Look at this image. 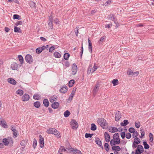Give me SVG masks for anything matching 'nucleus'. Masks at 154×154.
<instances>
[{
  "instance_id": "35",
  "label": "nucleus",
  "mask_w": 154,
  "mask_h": 154,
  "mask_svg": "<svg viewBox=\"0 0 154 154\" xmlns=\"http://www.w3.org/2000/svg\"><path fill=\"white\" fill-rule=\"evenodd\" d=\"M8 142L9 144H10V145L11 146H13V141L12 138L11 137H8Z\"/></svg>"
},
{
  "instance_id": "56",
  "label": "nucleus",
  "mask_w": 154,
  "mask_h": 154,
  "mask_svg": "<svg viewBox=\"0 0 154 154\" xmlns=\"http://www.w3.org/2000/svg\"><path fill=\"white\" fill-rule=\"evenodd\" d=\"M104 38L103 36L101 37L100 38V40L98 41V44L99 45H100V44H101L102 43V42L103 41Z\"/></svg>"
},
{
  "instance_id": "36",
  "label": "nucleus",
  "mask_w": 154,
  "mask_h": 154,
  "mask_svg": "<svg viewBox=\"0 0 154 154\" xmlns=\"http://www.w3.org/2000/svg\"><path fill=\"white\" fill-rule=\"evenodd\" d=\"M114 86H116L118 85V80L117 79H113L112 81Z\"/></svg>"
},
{
  "instance_id": "5",
  "label": "nucleus",
  "mask_w": 154,
  "mask_h": 154,
  "mask_svg": "<svg viewBox=\"0 0 154 154\" xmlns=\"http://www.w3.org/2000/svg\"><path fill=\"white\" fill-rule=\"evenodd\" d=\"M71 70L72 74L73 75H74L76 74L77 71V67L75 63H74L72 64Z\"/></svg>"
},
{
  "instance_id": "15",
  "label": "nucleus",
  "mask_w": 154,
  "mask_h": 154,
  "mask_svg": "<svg viewBox=\"0 0 154 154\" xmlns=\"http://www.w3.org/2000/svg\"><path fill=\"white\" fill-rule=\"evenodd\" d=\"M88 48L89 52L91 53L92 52V44L91 41L89 39L88 40Z\"/></svg>"
},
{
  "instance_id": "8",
  "label": "nucleus",
  "mask_w": 154,
  "mask_h": 154,
  "mask_svg": "<svg viewBox=\"0 0 154 154\" xmlns=\"http://www.w3.org/2000/svg\"><path fill=\"white\" fill-rule=\"evenodd\" d=\"M68 89L67 86L66 85H64L60 89L59 91L60 93L64 94L67 91Z\"/></svg>"
},
{
  "instance_id": "37",
  "label": "nucleus",
  "mask_w": 154,
  "mask_h": 154,
  "mask_svg": "<svg viewBox=\"0 0 154 154\" xmlns=\"http://www.w3.org/2000/svg\"><path fill=\"white\" fill-rule=\"evenodd\" d=\"M75 151L76 152L77 154H82L81 152L78 149H73L70 150V152Z\"/></svg>"
},
{
  "instance_id": "45",
  "label": "nucleus",
  "mask_w": 154,
  "mask_h": 154,
  "mask_svg": "<svg viewBox=\"0 0 154 154\" xmlns=\"http://www.w3.org/2000/svg\"><path fill=\"white\" fill-rule=\"evenodd\" d=\"M92 66L91 65H89L88 68L87 70V74H89L91 72H92Z\"/></svg>"
},
{
  "instance_id": "62",
  "label": "nucleus",
  "mask_w": 154,
  "mask_h": 154,
  "mask_svg": "<svg viewBox=\"0 0 154 154\" xmlns=\"http://www.w3.org/2000/svg\"><path fill=\"white\" fill-rule=\"evenodd\" d=\"M55 47L54 46H52L51 47L49 48V51L50 52H53V51L55 49Z\"/></svg>"
},
{
  "instance_id": "40",
  "label": "nucleus",
  "mask_w": 154,
  "mask_h": 154,
  "mask_svg": "<svg viewBox=\"0 0 154 154\" xmlns=\"http://www.w3.org/2000/svg\"><path fill=\"white\" fill-rule=\"evenodd\" d=\"M54 56L57 58H59L61 57V55L60 54L57 52H55L54 53Z\"/></svg>"
},
{
  "instance_id": "17",
  "label": "nucleus",
  "mask_w": 154,
  "mask_h": 154,
  "mask_svg": "<svg viewBox=\"0 0 154 154\" xmlns=\"http://www.w3.org/2000/svg\"><path fill=\"white\" fill-rule=\"evenodd\" d=\"M112 149L113 151H115L116 152H118L120 150L121 148L119 146H114L112 147Z\"/></svg>"
},
{
  "instance_id": "26",
  "label": "nucleus",
  "mask_w": 154,
  "mask_h": 154,
  "mask_svg": "<svg viewBox=\"0 0 154 154\" xmlns=\"http://www.w3.org/2000/svg\"><path fill=\"white\" fill-rule=\"evenodd\" d=\"M129 122L127 120H124L123 122H121L120 125L122 126H125L129 124Z\"/></svg>"
},
{
  "instance_id": "32",
  "label": "nucleus",
  "mask_w": 154,
  "mask_h": 154,
  "mask_svg": "<svg viewBox=\"0 0 154 154\" xmlns=\"http://www.w3.org/2000/svg\"><path fill=\"white\" fill-rule=\"evenodd\" d=\"M75 81L73 79L71 80L68 83L69 87L70 88L72 87Z\"/></svg>"
},
{
  "instance_id": "48",
  "label": "nucleus",
  "mask_w": 154,
  "mask_h": 154,
  "mask_svg": "<svg viewBox=\"0 0 154 154\" xmlns=\"http://www.w3.org/2000/svg\"><path fill=\"white\" fill-rule=\"evenodd\" d=\"M63 151H66V149L65 148L64 146H61L59 149L58 151L59 152H62Z\"/></svg>"
},
{
  "instance_id": "25",
  "label": "nucleus",
  "mask_w": 154,
  "mask_h": 154,
  "mask_svg": "<svg viewBox=\"0 0 154 154\" xmlns=\"http://www.w3.org/2000/svg\"><path fill=\"white\" fill-rule=\"evenodd\" d=\"M33 105L35 108H38L40 107L41 103L39 101H36L34 103Z\"/></svg>"
},
{
  "instance_id": "49",
  "label": "nucleus",
  "mask_w": 154,
  "mask_h": 154,
  "mask_svg": "<svg viewBox=\"0 0 154 154\" xmlns=\"http://www.w3.org/2000/svg\"><path fill=\"white\" fill-rule=\"evenodd\" d=\"M111 128H112V131H110V132H111L114 133L118 131V129L117 128L114 127H111Z\"/></svg>"
},
{
  "instance_id": "55",
  "label": "nucleus",
  "mask_w": 154,
  "mask_h": 154,
  "mask_svg": "<svg viewBox=\"0 0 154 154\" xmlns=\"http://www.w3.org/2000/svg\"><path fill=\"white\" fill-rule=\"evenodd\" d=\"M74 95L73 94H71L70 95L68 99V102L69 101L70 102L71 100H72L73 97Z\"/></svg>"
},
{
  "instance_id": "53",
  "label": "nucleus",
  "mask_w": 154,
  "mask_h": 154,
  "mask_svg": "<svg viewBox=\"0 0 154 154\" xmlns=\"http://www.w3.org/2000/svg\"><path fill=\"white\" fill-rule=\"evenodd\" d=\"M53 12H51L50 15L49 17V20L50 22H53Z\"/></svg>"
},
{
  "instance_id": "4",
  "label": "nucleus",
  "mask_w": 154,
  "mask_h": 154,
  "mask_svg": "<svg viewBox=\"0 0 154 154\" xmlns=\"http://www.w3.org/2000/svg\"><path fill=\"white\" fill-rule=\"evenodd\" d=\"M72 128V129H77L78 127V124L75 120L74 119H72L71 122Z\"/></svg>"
},
{
  "instance_id": "3",
  "label": "nucleus",
  "mask_w": 154,
  "mask_h": 154,
  "mask_svg": "<svg viewBox=\"0 0 154 154\" xmlns=\"http://www.w3.org/2000/svg\"><path fill=\"white\" fill-rule=\"evenodd\" d=\"M144 151L143 146L141 145H139L137 146V148L135 150V154H140Z\"/></svg>"
},
{
  "instance_id": "59",
  "label": "nucleus",
  "mask_w": 154,
  "mask_h": 154,
  "mask_svg": "<svg viewBox=\"0 0 154 154\" xmlns=\"http://www.w3.org/2000/svg\"><path fill=\"white\" fill-rule=\"evenodd\" d=\"M131 137V135L130 133H127L126 135V137L128 139H130Z\"/></svg>"
},
{
  "instance_id": "63",
  "label": "nucleus",
  "mask_w": 154,
  "mask_h": 154,
  "mask_svg": "<svg viewBox=\"0 0 154 154\" xmlns=\"http://www.w3.org/2000/svg\"><path fill=\"white\" fill-rule=\"evenodd\" d=\"M121 136L122 139H123L125 138V132H122L121 133Z\"/></svg>"
},
{
  "instance_id": "51",
  "label": "nucleus",
  "mask_w": 154,
  "mask_h": 154,
  "mask_svg": "<svg viewBox=\"0 0 154 154\" xmlns=\"http://www.w3.org/2000/svg\"><path fill=\"white\" fill-rule=\"evenodd\" d=\"M27 141L28 140H23L21 141L20 144L21 146H25L26 144Z\"/></svg>"
},
{
  "instance_id": "44",
  "label": "nucleus",
  "mask_w": 154,
  "mask_h": 154,
  "mask_svg": "<svg viewBox=\"0 0 154 154\" xmlns=\"http://www.w3.org/2000/svg\"><path fill=\"white\" fill-rule=\"evenodd\" d=\"M2 142L5 146H8L9 144L8 140L6 138H4Z\"/></svg>"
},
{
  "instance_id": "34",
  "label": "nucleus",
  "mask_w": 154,
  "mask_h": 154,
  "mask_svg": "<svg viewBox=\"0 0 154 154\" xmlns=\"http://www.w3.org/2000/svg\"><path fill=\"white\" fill-rule=\"evenodd\" d=\"M70 56V55L69 53H65L63 55L64 58L66 60H68Z\"/></svg>"
},
{
  "instance_id": "41",
  "label": "nucleus",
  "mask_w": 154,
  "mask_h": 154,
  "mask_svg": "<svg viewBox=\"0 0 154 154\" xmlns=\"http://www.w3.org/2000/svg\"><path fill=\"white\" fill-rule=\"evenodd\" d=\"M20 17V15L18 14H15L13 15V19L14 20L17 19L18 20H20L21 19Z\"/></svg>"
},
{
  "instance_id": "27",
  "label": "nucleus",
  "mask_w": 154,
  "mask_h": 154,
  "mask_svg": "<svg viewBox=\"0 0 154 154\" xmlns=\"http://www.w3.org/2000/svg\"><path fill=\"white\" fill-rule=\"evenodd\" d=\"M55 131V128H49L47 131V132L49 134H52L54 133V131Z\"/></svg>"
},
{
  "instance_id": "1",
  "label": "nucleus",
  "mask_w": 154,
  "mask_h": 154,
  "mask_svg": "<svg viewBox=\"0 0 154 154\" xmlns=\"http://www.w3.org/2000/svg\"><path fill=\"white\" fill-rule=\"evenodd\" d=\"M97 122L103 129H106L108 127L106 121L103 118H98Z\"/></svg>"
},
{
  "instance_id": "10",
  "label": "nucleus",
  "mask_w": 154,
  "mask_h": 154,
  "mask_svg": "<svg viewBox=\"0 0 154 154\" xmlns=\"http://www.w3.org/2000/svg\"><path fill=\"white\" fill-rule=\"evenodd\" d=\"M45 49V46L43 45L41 47L37 48L36 49V52L37 54H39L41 53L42 51L44 50Z\"/></svg>"
},
{
  "instance_id": "29",
  "label": "nucleus",
  "mask_w": 154,
  "mask_h": 154,
  "mask_svg": "<svg viewBox=\"0 0 154 154\" xmlns=\"http://www.w3.org/2000/svg\"><path fill=\"white\" fill-rule=\"evenodd\" d=\"M19 60L20 62V64H22L23 63L24 60L23 58L21 55H19L18 56Z\"/></svg>"
},
{
  "instance_id": "7",
  "label": "nucleus",
  "mask_w": 154,
  "mask_h": 154,
  "mask_svg": "<svg viewBox=\"0 0 154 154\" xmlns=\"http://www.w3.org/2000/svg\"><path fill=\"white\" fill-rule=\"evenodd\" d=\"M95 141L96 143L99 146L101 147V148L103 149V147L101 140L99 138L96 137L95 139Z\"/></svg>"
},
{
  "instance_id": "58",
  "label": "nucleus",
  "mask_w": 154,
  "mask_h": 154,
  "mask_svg": "<svg viewBox=\"0 0 154 154\" xmlns=\"http://www.w3.org/2000/svg\"><path fill=\"white\" fill-rule=\"evenodd\" d=\"M39 96L38 94H35L33 96V98L36 100H38Z\"/></svg>"
},
{
  "instance_id": "22",
  "label": "nucleus",
  "mask_w": 154,
  "mask_h": 154,
  "mask_svg": "<svg viewBox=\"0 0 154 154\" xmlns=\"http://www.w3.org/2000/svg\"><path fill=\"white\" fill-rule=\"evenodd\" d=\"M43 103L45 107H48L49 105V102L48 99H44L43 100Z\"/></svg>"
},
{
  "instance_id": "64",
  "label": "nucleus",
  "mask_w": 154,
  "mask_h": 154,
  "mask_svg": "<svg viewBox=\"0 0 154 154\" xmlns=\"http://www.w3.org/2000/svg\"><path fill=\"white\" fill-rule=\"evenodd\" d=\"M119 135L118 133H116L113 135V139H115L116 137H119Z\"/></svg>"
},
{
  "instance_id": "30",
  "label": "nucleus",
  "mask_w": 154,
  "mask_h": 154,
  "mask_svg": "<svg viewBox=\"0 0 154 154\" xmlns=\"http://www.w3.org/2000/svg\"><path fill=\"white\" fill-rule=\"evenodd\" d=\"M143 145L144 146V148L145 149H148L149 148V145L147 143L146 141H144L143 143Z\"/></svg>"
},
{
  "instance_id": "54",
  "label": "nucleus",
  "mask_w": 154,
  "mask_h": 154,
  "mask_svg": "<svg viewBox=\"0 0 154 154\" xmlns=\"http://www.w3.org/2000/svg\"><path fill=\"white\" fill-rule=\"evenodd\" d=\"M138 133L137 131H135L132 134V137L133 138L136 137L138 135Z\"/></svg>"
},
{
  "instance_id": "39",
  "label": "nucleus",
  "mask_w": 154,
  "mask_h": 154,
  "mask_svg": "<svg viewBox=\"0 0 154 154\" xmlns=\"http://www.w3.org/2000/svg\"><path fill=\"white\" fill-rule=\"evenodd\" d=\"M70 114V112L67 110L65 111L64 113V115L65 117H68Z\"/></svg>"
},
{
  "instance_id": "11",
  "label": "nucleus",
  "mask_w": 154,
  "mask_h": 154,
  "mask_svg": "<svg viewBox=\"0 0 154 154\" xmlns=\"http://www.w3.org/2000/svg\"><path fill=\"white\" fill-rule=\"evenodd\" d=\"M11 68L13 70H16L18 68V65L16 62H13L11 65Z\"/></svg>"
},
{
  "instance_id": "24",
  "label": "nucleus",
  "mask_w": 154,
  "mask_h": 154,
  "mask_svg": "<svg viewBox=\"0 0 154 154\" xmlns=\"http://www.w3.org/2000/svg\"><path fill=\"white\" fill-rule=\"evenodd\" d=\"M29 4L30 7L32 8H34L35 9L36 8V5L35 3L31 1L29 3Z\"/></svg>"
},
{
  "instance_id": "18",
  "label": "nucleus",
  "mask_w": 154,
  "mask_h": 154,
  "mask_svg": "<svg viewBox=\"0 0 154 154\" xmlns=\"http://www.w3.org/2000/svg\"><path fill=\"white\" fill-rule=\"evenodd\" d=\"M57 96L53 95L51 96L49 98V99L50 102L51 103H53L56 100H55L56 99V100H57Z\"/></svg>"
},
{
  "instance_id": "2",
  "label": "nucleus",
  "mask_w": 154,
  "mask_h": 154,
  "mask_svg": "<svg viewBox=\"0 0 154 154\" xmlns=\"http://www.w3.org/2000/svg\"><path fill=\"white\" fill-rule=\"evenodd\" d=\"M25 60L26 62L29 64L32 63L33 59L32 56L30 54H28L25 57Z\"/></svg>"
},
{
  "instance_id": "38",
  "label": "nucleus",
  "mask_w": 154,
  "mask_h": 154,
  "mask_svg": "<svg viewBox=\"0 0 154 154\" xmlns=\"http://www.w3.org/2000/svg\"><path fill=\"white\" fill-rule=\"evenodd\" d=\"M133 72L131 69H128L127 72V75L131 77L133 76Z\"/></svg>"
},
{
  "instance_id": "50",
  "label": "nucleus",
  "mask_w": 154,
  "mask_h": 154,
  "mask_svg": "<svg viewBox=\"0 0 154 154\" xmlns=\"http://www.w3.org/2000/svg\"><path fill=\"white\" fill-rule=\"evenodd\" d=\"M37 145V142L36 139L34 138L33 140V142L32 146L34 149H35Z\"/></svg>"
},
{
  "instance_id": "19",
  "label": "nucleus",
  "mask_w": 154,
  "mask_h": 154,
  "mask_svg": "<svg viewBox=\"0 0 154 154\" xmlns=\"http://www.w3.org/2000/svg\"><path fill=\"white\" fill-rule=\"evenodd\" d=\"M8 82L14 85H16L17 83L16 81L12 78H9L8 79Z\"/></svg>"
},
{
  "instance_id": "33",
  "label": "nucleus",
  "mask_w": 154,
  "mask_h": 154,
  "mask_svg": "<svg viewBox=\"0 0 154 154\" xmlns=\"http://www.w3.org/2000/svg\"><path fill=\"white\" fill-rule=\"evenodd\" d=\"M118 143V142L117 141H116L115 140H114L112 139L110 141V144L112 146H113L115 145L116 144V143Z\"/></svg>"
},
{
  "instance_id": "60",
  "label": "nucleus",
  "mask_w": 154,
  "mask_h": 154,
  "mask_svg": "<svg viewBox=\"0 0 154 154\" xmlns=\"http://www.w3.org/2000/svg\"><path fill=\"white\" fill-rule=\"evenodd\" d=\"M22 21L21 20H20L17 22L15 23V25L16 26H18L19 25H21L22 24Z\"/></svg>"
},
{
  "instance_id": "31",
  "label": "nucleus",
  "mask_w": 154,
  "mask_h": 154,
  "mask_svg": "<svg viewBox=\"0 0 154 154\" xmlns=\"http://www.w3.org/2000/svg\"><path fill=\"white\" fill-rule=\"evenodd\" d=\"M104 146L105 150L107 152L109 151V144L107 143H105Z\"/></svg>"
},
{
  "instance_id": "16",
  "label": "nucleus",
  "mask_w": 154,
  "mask_h": 154,
  "mask_svg": "<svg viewBox=\"0 0 154 154\" xmlns=\"http://www.w3.org/2000/svg\"><path fill=\"white\" fill-rule=\"evenodd\" d=\"M60 104L58 102H56L53 103L51 104L52 107L54 109H56L58 108Z\"/></svg>"
},
{
  "instance_id": "61",
  "label": "nucleus",
  "mask_w": 154,
  "mask_h": 154,
  "mask_svg": "<svg viewBox=\"0 0 154 154\" xmlns=\"http://www.w3.org/2000/svg\"><path fill=\"white\" fill-rule=\"evenodd\" d=\"M128 131L129 132L131 133H133L135 131L134 129L132 127L130 128L129 129Z\"/></svg>"
},
{
  "instance_id": "14",
  "label": "nucleus",
  "mask_w": 154,
  "mask_h": 154,
  "mask_svg": "<svg viewBox=\"0 0 154 154\" xmlns=\"http://www.w3.org/2000/svg\"><path fill=\"white\" fill-rule=\"evenodd\" d=\"M100 86L98 84H97L95 86L93 90V92L94 95H95L96 93L98 91Z\"/></svg>"
},
{
  "instance_id": "47",
  "label": "nucleus",
  "mask_w": 154,
  "mask_h": 154,
  "mask_svg": "<svg viewBox=\"0 0 154 154\" xmlns=\"http://www.w3.org/2000/svg\"><path fill=\"white\" fill-rule=\"evenodd\" d=\"M16 93L20 96H22L23 94V91L22 90L18 89L16 91Z\"/></svg>"
},
{
  "instance_id": "42",
  "label": "nucleus",
  "mask_w": 154,
  "mask_h": 154,
  "mask_svg": "<svg viewBox=\"0 0 154 154\" xmlns=\"http://www.w3.org/2000/svg\"><path fill=\"white\" fill-rule=\"evenodd\" d=\"M134 142L137 144H139L140 143V140L138 138L136 137L134 138Z\"/></svg>"
},
{
  "instance_id": "28",
  "label": "nucleus",
  "mask_w": 154,
  "mask_h": 154,
  "mask_svg": "<svg viewBox=\"0 0 154 154\" xmlns=\"http://www.w3.org/2000/svg\"><path fill=\"white\" fill-rule=\"evenodd\" d=\"M14 32H15L21 33L22 31L20 28L16 26L14 27Z\"/></svg>"
},
{
  "instance_id": "12",
  "label": "nucleus",
  "mask_w": 154,
  "mask_h": 154,
  "mask_svg": "<svg viewBox=\"0 0 154 154\" xmlns=\"http://www.w3.org/2000/svg\"><path fill=\"white\" fill-rule=\"evenodd\" d=\"M29 96L28 94H25L22 97V100L23 101H28L29 99Z\"/></svg>"
},
{
  "instance_id": "20",
  "label": "nucleus",
  "mask_w": 154,
  "mask_h": 154,
  "mask_svg": "<svg viewBox=\"0 0 154 154\" xmlns=\"http://www.w3.org/2000/svg\"><path fill=\"white\" fill-rule=\"evenodd\" d=\"M65 146L66 149L68 150H71L73 149L74 148H72L71 147V146L70 144V143H69L68 142H67L66 143Z\"/></svg>"
},
{
  "instance_id": "57",
  "label": "nucleus",
  "mask_w": 154,
  "mask_h": 154,
  "mask_svg": "<svg viewBox=\"0 0 154 154\" xmlns=\"http://www.w3.org/2000/svg\"><path fill=\"white\" fill-rule=\"evenodd\" d=\"M82 45H83V44L82 43V46L81 48V51L80 52V57L81 59L82 58V55L83 52V48Z\"/></svg>"
},
{
  "instance_id": "13",
  "label": "nucleus",
  "mask_w": 154,
  "mask_h": 154,
  "mask_svg": "<svg viewBox=\"0 0 154 154\" xmlns=\"http://www.w3.org/2000/svg\"><path fill=\"white\" fill-rule=\"evenodd\" d=\"M104 138L105 141L107 142H109L110 140V137L108 133L105 132L104 133Z\"/></svg>"
},
{
  "instance_id": "6",
  "label": "nucleus",
  "mask_w": 154,
  "mask_h": 154,
  "mask_svg": "<svg viewBox=\"0 0 154 154\" xmlns=\"http://www.w3.org/2000/svg\"><path fill=\"white\" fill-rule=\"evenodd\" d=\"M39 144H40V146L41 148H42L44 146V139L41 135L39 136Z\"/></svg>"
},
{
  "instance_id": "23",
  "label": "nucleus",
  "mask_w": 154,
  "mask_h": 154,
  "mask_svg": "<svg viewBox=\"0 0 154 154\" xmlns=\"http://www.w3.org/2000/svg\"><path fill=\"white\" fill-rule=\"evenodd\" d=\"M58 138H60L61 137L60 134L59 132L56 129H55V131L54 132V133L53 134Z\"/></svg>"
},
{
  "instance_id": "43",
  "label": "nucleus",
  "mask_w": 154,
  "mask_h": 154,
  "mask_svg": "<svg viewBox=\"0 0 154 154\" xmlns=\"http://www.w3.org/2000/svg\"><path fill=\"white\" fill-rule=\"evenodd\" d=\"M94 135L93 134H90L86 133L85 134V137L86 138H91Z\"/></svg>"
},
{
  "instance_id": "9",
  "label": "nucleus",
  "mask_w": 154,
  "mask_h": 154,
  "mask_svg": "<svg viewBox=\"0 0 154 154\" xmlns=\"http://www.w3.org/2000/svg\"><path fill=\"white\" fill-rule=\"evenodd\" d=\"M121 117V114L120 112L119 111H117L116 112L115 115V120L116 121H118Z\"/></svg>"
},
{
  "instance_id": "21",
  "label": "nucleus",
  "mask_w": 154,
  "mask_h": 154,
  "mask_svg": "<svg viewBox=\"0 0 154 154\" xmlns=\"http://www.w3.org/2000/svg\"><path fill=\"white\" fill-rule=\"evenodd\" d=\"M108 18L109 20H110L112 21H113L115 23H116V20L115 18L114 17L113 14H110L108 17Z\"/></svg>"
},
{
  "instance_id": "52",
  "label": "nucleus",
  "mask_w": 154,
  "mask_h": 154,
  "mask_svg": "<svg viewBox=\"0 0 154 154\" xmlns=\"http://www.w3.org/2000/svg\"><path fill=\"white\" fill-rule=\"evenodd\" d=\"M1 126L4 128H8V125L6 124V122L5 120Z\"/></svg>"
},
{
  "instance_id": "46",
  "label": "nucleus",
  "mask_w": 154,
  "mask_h": 154,
  "mask_svg": "<svg viewBox=\"0 0 154 154\" xmlns=\"http://www.w3.org/2000/svg\"><path fill=\"white\" fill-rule=\"evenodd\" d=\"M97 129V126L94 123L91 124V129L92 131H95Z\"/></svg>"
}]
</instances>
